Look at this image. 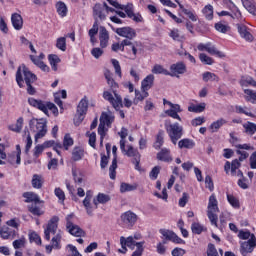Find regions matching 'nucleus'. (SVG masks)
<instances>
[{"label": "nucleus", "mask_w": 256, "mask_h": 256, "mask_svg": "<svg viewBox=\"0 0 256 256\" xmlns=\"http://www.w3.org/2000/svg\"><path fill=\"white\" fill-rule=\"evenodd\" d=\"M137 189V184L121 183L120 192L127 193L129 191H135Z\"/></svg>", "instance_id": "nucleus-43"}, {"label": "nucleus", "mask_w": 256, "mask_h": 256, "mask_svg": "<svg viewBox=\"0 0 256 256\" xmlns=\"http://www.w3.org/2000/svg\"><path fill=\"white\" fill-rule=\"evenodd\" d=\"M243 7L251 13V15H256V4L255 0H241Z\"/></svg>", "instance_id": "nucleus-28"}, {"label": "nucleus", "mask_w": 256, "mask_h": 256, "mask_svg": "<svg viewBox=\"0 0 256 256\" xmlns=\"http://www.w3.org/2000/svg\"><path fill=\"white\" fill-rule=\"evenodd\" d=\"M118 9H121V11H125L127 17H133V4H127V5H121L119 4Z\"/></svg>", "instance_id": "nucleus-47"}, {"label": "nucleus", "mask_w": 256, "mask_h": 256, "mask_svg": "<svg viewBox=\"0 0 256 256\" xmlns=\"http://www.w3.org/2000/svg\"><path fill=\"white\" fill-rule=\"evenodd\" d=\"M241 167V162L239 160L235 159L231 163V175L232 177H235L237 175V169Z\"/></svg>", "instance_id": "nucleus-55"}, {"label": "nucleus", "mask_w": 256, "mask_h": 256, "mask_svg": "<svg viewBox=\"0 0 256 256\" xmlns=\"http://www.w3.org/2000/svg\"><path fill=\"white\" fill-rule=\"evenodd\" d=\"M159 232L161 233L162 237H164L166 241H172V243H177V244H185V240L179 238V236H177V234H175L171 230L160 229Z\"/></svg>", "instance_id": "nucleus-16"}, {"label": "nucleus", "mask_w": 256, "mask_h": 256, "mask_svg": "<svg viewBox=\"0 0 256 256\" xmlns=\"http://www.w3.org/2000/svg\"><path fill=\"white\" fill-rule=\"evenodd\" d=\"M43 151H45V147L43 146V144L36 145L33 152L35 159H38V157L41 155V153H43Z\"/></svg>", "instance_id": "nucleus-60"}, {"label": "nucleus", "mask_w": 256, "mask_h": 256, "mask_svg": "<svg viewBox=\"0 0 256 256\" xmlns=\"http://www.w3.org/2000/svg\"><path fill=\"white\" fill-rule=\"evenodd\" d=\"M30 131L35 134V141L47 135V122L43 119L33 118L29 121Z\"/></svg>", "instance_id": "nucleus-2"}, {"label": "nucleus", "mask_w": 256, "mask_h": 256, "mask_svg": "<svg viewBox=\"0 0 256 256\" xmlns=\"http://www.w3.org/2000/svg\"><path fill=\"white\" fill-rule=\"evenodd\" d=\"M104 76H105V79L107 81V84L109 85V87H111L112 90H116L117 87H119V85L113 79V74L111 73V71L106 70L104 72Z\"/></svg>", "instance_id": "nucleus-29"}, {"label": "nucleus", "mask_w": 256, "mask_h": 256, "mask_svg": "<svg viewBox=\"0 0 256 256\" xmlns=\"http://www.w3.org/2000/svg\"><path fill=\"white\" fill-rule=\"evenodd\" d=\"M179 149H193L195 142L189 138H184L178 142Z\"/></svg>", "instance_id": "nucleus-30"}, {"label": "nucleus", "mask_w": 256, "mask_h": 256, "mask_svg": "<svg viewBox=\"0 0 256 256\" xmlns=\"http://www.w3.org/2000/svg\"><path fill=\"white\" fill-rule=\"evenodd\" d=\"M37 81V75H35L25 64L20 65L16 71V83L20 89L25 87V83L27 86V94L28 95H35L36 90L33 87L32 83Z\"/></svg>", "instance_id": "nucleus-1"}, {"label": "nucleus", "mask_w": 256, "mask_h": 256, "mask_svg": "<svg viewBox=\"0 0 256 256\" xmlns=\"http://www.w3.org/2000/svg\"><path fill=\"white\" fill-rule=\"evenodd\" d=\"M113 116L111 114H107L103 112L100 116V124L98 126V135H100V145H103V139L107 135V129L105 125L108 127L113 123Z\"/></svg>", "instance_id": "nucleus-5"}, {"label": "nucleus", "mask_w": 256, "mask_h": 256, "mask_svg": "<svg viewBox=\"0 0 256 256\" xmlns=\"http://www.w3.org/2000/svg\"><path fill=\"white\" fill-rule=\"evenodd\" d=\"M199 59H200L201 63H203L204 65H213V63H215V60H213V58L209 57L205 53H201L199 55Z\"/></svg>", "instance_id": "nucleus-53"}, {"label": "nucleus", "mask_w": 256, "mask_h": 256, "mask_svg": "<svg viewBox=\"0 0 256 256\" xmlns=\"http://www.w3.org/2000/svg\"><path fill=\"white\" fill-rule=\"evenodd\" d=\"M28 209L32 215H37L38 217L43 215V212L41 211V208L37 207V204H32L28 206Z\"/></svg>", "instance_id": "nucleus-59"}, {"label": "nucleus", "mask_w": 256, "mask_h": 256, "mask_svg": "<svg viewBox=\"0 0 256 256\" xmlns=\"http://www.w3.org/2000/svg\"><path fill=\"white\" fill-rule=\"evenodd\" d=\"M114 32L117 33L119 37H124L125 39H135V37H137V31L129 26L116 28Z\"/></svg>", "instance_id": "nucleus-15"}, {"label": "nucleus", "mask_w": 256, "mask_h": 256, "mask_svg": "<svg viewBox=\"0 0 256 256\" xmlns=\"http://www.w3.org/2000/svg\"><path fill=\"white\" fill-rule=\"evenodd\" d=\"M52 243L53 245H47L46 246V252L48 254L51 253V251H53V247L54 249H61V246L59 245V243H61V233L56 234L53 238H52Z\"/></svg>", "instance_id": "nucleus-26"}, {"label": "nucleus", "mask_w": 256, "mask_h": 256, "mask_svg": "<svg viewBox=\"0 0 256 256\" xmlns=\"http://www.w3.org/2000/svg\"><path fill=\"white\" fill-rule=\"evenodd\" d=\"M207 256H219V252H217V248H215V245H208Z\"/></svg>", "instance_id": "nucleus-62"}, {"label": "nucleus", "mask_w": 256, "mask_h": 256, "mask_svg": "<svg viewBox=\"0 0 256 256\" xmlns=\"http://www.w3.org/2000/svg\"><path fill=\"white\" fill-rule=\"evenodd\" d=\"M112 65L115 69L116 75H118L119 77H122L121 65L119 64V62L116 59H112Z\"/></svg>", "instance_id": "nucleus-64"}, {"label": "nucleus", "mask_w": 256, "mask_h": 256, "mask_svg": "<svg viewBox=\"0 0 256 256\" xmlns=\"http://www.w3.org/2000/svg\"><path fill=\"white\" fill-rule=\"evenodd\" d=\"M111 201V196L105 193H98V195L93 199V204L95 205V209H98L99 203L101 205H105V203H109Z\"/></svg>", "instance_id": "nucleus-22"}, {"label": "nucleus", "mask_w": 256, "mask_h": 256, "mask_svg": "<svg viewBox=\"0 0 256 256\" xmlns=\"http://www.w3.org/2000/svg\"><path fill=\"white\" fill-rule=\"evenodd\" d=\"M120 135V149L121 151H125V139L127 138L128 131L127 128H122L121 131L118 133Z\"/></svg>", "instance_id": "nucleus-48"}, {"label": "nucleus", "mask_w": 256, "mask_h": 256, "mask_svg": "<svg viewBox=\"0 0 256 256\" xmlns=\"http://www.w3.org/2000/svg\"><path fill=\"white\" fill-rule=\"evenodd\" d=\"M71 219H73V214H69L66 217V229L68 230V233L74 237H85V231L78 225L73 224Z\"/></svg>", "instance_id": "nucleus-9"}, {"label": "nucleus", "mask_w": 256, "mask_h": 256, "mask_svg": "<svg viewBox=\"0 0 256 256\" xmlns=\"http://www.w3.org/2000/svg\"><path fill=\"white\" fill-rule=\"evenodd\" d=\"M218 211L219 207L217 206V198H215V195H211L209 198L207 215L211 225H214L215 227H217V221L219 219L216 214Z\"/></svg>", "instance_id": "nucleus-6"}, {"label": "nucleus", "mask_w": 256, "mask_h": 256, "mask_svg": "<svg viewBox=\"0 0 256 256\" xmlns=\"http://www.w3.org/2000/svg\"><path fill=\"white\" fill-rule=\"evenodd\" d=\"M227 199L230 205H232V207H234L235 209H239V200L235 196L228 194Z\"/></svg>", "instance_id": "nucleus-58"}, {"label": "nucleus", "mask_w": 256, "mask_h": 256, "mask_svg": "<svg viewBox=\"0 0 256 256\" xmlns=\"http://www.w3.org/2000/svg\"><path fill=\"white\" fill-rule=\"evenodd\" d=\"M11 22L16 31H21V29H23V17H21L20 14H12Z\"/></svg>", "instance_id": "nucleus-25"}, {"label": "nucleus", "mask_w": 256, "mask_h": 256, "mask_svg": "<svg viewBox=\"0 0 256 256\" xmlns=\"http://www.w3.org/2000/svg\"><path fill=\"white\" fill-rule=\"evenodd\" d=\"M180 8L182 9V12L184 15H187V17L189 19H191L192 21H197V16H195V14L193 13V11L183 8V5L179 4Z\"/></svg>", "instance_id": "nucleus-56"}, {"label": "nucleus", "mask_w": 256, "mask_h": 256, "mask_svg": "<svg viewBox=\"0 0 256 256\" xmlns=\"http://www.w3.org/2000/svg\"><path fill=\"white\" fill-rule=\"evenodd\" d=\"M87 109H89V102L87 99L83 98L77 106V112L74 117V125L79 126L81 123H83L85 115H87Z\"/></svg>", "instance_id": "nucleus-7"}, {"label": "nucleus", "mask_w": 256, "mask_h": 256, "mask_svg": "<svg viewBox=\"0 0 256 256\" xmlns=\"http://www.w3.org/2000/svg\"><path fill=\"white\" fill-rule=\"evenodd\" d=\"M243 127H244L245 133H247V135H255V131H256L255 123L248 122V123L244 124Z\"/></svg>", "instance_id": "nucleus-52"}, {"label": "nucleus", "mask_w": 256, "mask_h": 256, "mask_svg": "<svg viewBox=\"0 0 256 256\" xmlns=\"http://www.w3.org/2000/svg\"><path fill=\"white\" fill-rule=\"evenodd\" d=\"M56 47L60 51H67V38L60 37L56 40Z\"/></svg>", "instance_id": "nucleus-49"}, {"label": "nucleus", "mask_w": 256, "mask_h": 256, "mask_svg": "<svg viewBox=\"0 0 256 256\" xmlns=\"http://www.w3.org/2000/svg\"><path fill=\"white\" fill-rule=\"evenodd\" d=\"M170 71V77L179 78L180 75H185V73H187V65L183 62H177L170 66Z\"/></svg>", "instance_id": "nucleus-13"}, {"label": "nucleus", "mask_w": 256, "mask_h": 256, "mask_svg": "<svg viewBox=\"0 0 256 256\" xmlns=\"http://www.w3.org/2000/svg\"><path fill=\"white\" fill-rule=\"evenodd\" d=\"M23 121V117L18 118L15 124L8 126V129L14 133H21V130L23 129Z\"/></svg>", "instance_id": "nucleus-32"}, {"label": "nucleus", "mask_w": 256, "mask_h": 256, "mask_svg": "<svg viewBox=\"0 0 256 256\" xmlns=\"http://www.w3.org/2000/svg\"><path fill=\"white\" fill-rule=\"evenodd\" d=\"M72 145H73V138H71V135L66 134L63 140L64 149L67 151L69 147H71Z\"/></svg>", "instance_id": "nucleus-57"}, {"label": "nucleus", "mask_w": 256, "mask_h": 256, "mask_svg": "<svg viewBox=\"0 0 256 256\" xmlns=\"http://www.w3.org/2000/svg\"><path fill=\"white\" fill-rule=\"evenodd\" d=\"M32 187L34 189H41L43 187V176L34 174L32 177Z\"/></svg>", "instance_id": "nucleus-38"}, {"label": "nucleus", "mask_w": 256, "mask_h": 256, "mask_svg": "<svg viewBox=\"0 0 256 256\" xmlns=\"http://www.w3.org/2000/svg\"><path fill=\"white\" fill-rule=\"evenodd\" d=\"M72 175H73V179L76 183H78L79 185H81V183H83V176H81V174H79L77 172V170L72 169Z\"/></svg>", "instance_id": "nucleus-63"}, {"label": "nucleus", "mask_w": 256, "mask_h": 256, "mask_svg": "<svg viewBox=\"0 0 256 256\" xmlns=\"http://www.w3.org/2000/svg\"><path fill=\"white\" fill-rule=\"evenodd\" d=\"M120 219L126 227H133L137 223L138 216L135 212L129 210L121 214Z\"/></svg>", "instance_id": "nucleus-12"}, {"label": "nucleus", "mask_w": 256, "mask_h": 256, "mask_svg": "<svg viewBox=\"0 0 256 256\" xmlns=\"http://www.w3.org/2000/svg\"><path fill=\"white\" fill-rule=\"evenodd\" d=\"M192 233H195L196 235H201L203 231H207V228L205 226L201 225L200 223L194 222L191 225Z\"/></svg>", "instance_id": "nucleus-46"}, {"label": "nucleus", "mask_w": 256, "mask_h": 256, "mask_svg": "<svg viewBox=\"0 0 256 256\" xmlns=\"http://www.w3.org/2000/svg\"><path fill=\"white\" fill-rule=\"evenodd\" d=\"M236 27L242 39H245V41H253V34H251L247 26H245L244 24H237Z\"/></svg>", "instance_id": "nucleus-21"}, {"label": "nucleus", "mask_w": 256, "mask_h": 256, "mask_svg": "<svg viewBox=\"0 0 256 256\" xmlns=\"http://www.w3.org/2000/svg\"><path fill=\"white\" fill-rule=\"evenodd\" d=\"M244 93L246 101L256 105V92L251 89H245Z\"/></svg>", "instance_id": "nucleus-39"}, {"label": "nucleus", "mask_w": 256, "mask_h": 256, "mask_svg": "<svg viewBox=\"0 0 256 256\" xmlns=\"http://www.w3.org/2000/svg\"><path fill=\"white\" fill-rule=\"evenodd\" d=\"M165 129L173 145H177V141L183 137V126L179 125V123L168 124L166 122Z\"/></svg>", "instance_id": "nucleus-4"}, {"label": "nucleus", "mask_w": 256, "mask_h": 256, "mask_svg": "<svg viewBox=\"0 0 256 256\" xmlns=\"http://www.w3.org/2000/svg\"><path fill=\"white\" fill-rule=\"evenodd\" d=\"M0 235L2 239H9V237H11V229L9 227H3L0 230Z\"/></svg>", "instance_id": "nucleus-61"}, {"label": "nucleus", "mask_w": 256, "mask_h": 256, "mask_svg": "<svg viewBox=\"0 0 256 256\" xmlns=\"http://www.w3.org/2000/svg\"><path fill=\"white\" fill-rule=\"evenodd\" d=\"M157 160L171 163V161H173V158L171 157V151L167 148H163L160 152L157 153Z\"/></svg>", "instance_id": "nucleus-24"}, {"label": "nucleus", "mask_w": 256, "mask_h": 256, "mask_svg": "<svg viewBox=\"0 0 256 256\" xmlns=\"http://www.w3.org/2000/svg\"><path fill=\"white\" fill-rule=\"evenodd\" d=\"M56 11L60 17H67V5L64 2H58L56 4Z\"/></svg>", "instance_id": "nucleus-41"}, {"label": "nucleus", "mask_w": 256, "mask_h": 256, "mask_svg": "<svg viewBox=\"0 0 256 256\" xmlns=\"http://www.w3.org/2000/svg\"><path fill=\"white\" fill-rule=\"evenodd\" d=\"M142 244L145 245V242H136L135 238H133V236H129L127 238H125L124 236L120 237V245L121 247H128L129 249H135V247L137 248V245Z\"/></svg>", "instance_id": "nucleus-18"}, {"label": "nucleus", "mask_w": 256, "mask_h": 256, "mask_svg": "<svg viewBox=\"0 0 256 256\" xmlns=\"http://www.w3.org/2000/svg\"><path fill=\"white\" fill-rule=\"evenodd\" d=\"M256 247V237L255 234L251 235V238L248 241L241 243V253L242 255H247V253H253V249Z\"/></svg>", "instance_id": "nucleus-17"}, {"label": "nucleus", "mask_w": 256, "mask_h": 256, "mask_svg": "<svg viewBox=\"0 0 256 256\" xmlns=\"http://www.w3.org/2000/svg\"><path fill=\"white\" fill-rule=\"evenodd\" d=\"M241 87H256V81L251 76H243L240 80Z\"/></svg>", "instance_id": "nucleus-33"}, {"label": "nucleus", "mask_w": 256, "mask_h": 256, "mask_svg": "<svg viewBox=\"0 0 256 256\" xmlns=\"http://www.w3.org/2000/svg\"><path fill=\"white\" fill-rule=\"evenodd\" d=\"M113 160L109 167V177L110 179H115L117 177V146L112 147Z\"/></svg>", "instance_id": "nucleus-20"}, {"label": "nucleus", "mask_w": 256, "mask_h": 256, "mask_svg": "<svg viewBox=\"0 0 256 256\" xmlns=\"http://www.w3.org/2000/svg\"><path fill=\"white\" fill-rule=\"evenodd\" d=\"M113 94H111V92L109 91H104L103 92V97L106 101H109V103H111L112 107H114V109L116 111H120V109L123 107V98H121V95L117 94V90H112Z\"/></svg>", "instance_id": "nucleus-8"}, {"label": "nucleus", "mask_w": 256, "mask_h": 256, "mask_svg": "<svg viewBox=\"0 0 256 256\" xmlns=\"http://www.w3.org/2000/svg\"><path fill=\"white\" fill-rule=\"evenodd\" d=\"M198 51H206L209 53V55H215L216 57H219L220 59H223L225 57V53L217 50V47L215 45L211 44V42H208L206 44L200 43L197 46Z\"/></svg>", "instance_id": "nucleus-10"}, {"label": "nucleus", "mask_w": 256, "mask_h": 256, "mask_svg": "<svg viewBox=\"0 0 256 256\" xmlns=\"http://www.w3.org/2000/svg\"><path fill=\"white\" fill-rule=\"evenodd\" d=\"M57 223H59V217L57 216H54L49 220L48 225L44 230V237L46 241H51V234L55 235V233H57Z\"/></svg>", "instance_id": "nucleus-11"}, {"label": "nucleus", "mask_w": 256, "mask_h": 256, "mask_svg": "<svg viewBox=\"0 0 256 256\" xmlns=\"http://www.w3.org/2000/svg\"><path fill=\"white\" fill-rule=\"evenodd\" d=\"M99 41L101 49H105L109 45V31L105 26H100L99 29Z\"/></svg>", "instance_id": "nucleus-19"}, {"label": "nucleus", "mask_w": 256, "mask_h": 256, "mask_svg": "<svg viewBox=\"0 0 256 256\" xmlns=\"http://www.w3.org/2000/svg\"><path fill=\"white\" fill-rule=\"evenodd\" d=\"M72 159L73 161H81L83 159V149L80 147H76L72 151Z\"/></svg>", "instance_id": "nucleus-50"}, {"label": "nucleus", "mask_w": 256, "mask_h": 256, "mask_svg": "<svg viewBox=\"0 0 256 256\" xmlns=\"http://www.w3.org/2000/svg\"><path fill=\"white\" fill-rule=\"evenodd\" d=\"M215 29L219 33H229V31H231V26L228 24H223L222 22H218L215 24Z\"/></svg>", "instance_id": "nucleus-45"}, {"label": "nucleus", "mask_w": 256, "mask_h": 256, "mask_svg": "<svg viewBox=\"0 0 256 256\" xmlns=\"http://www.w3.org/2000/svg\"><path fill=\"white\" fill-rule=\"evenodd\" d=\"M42 146H44V149H49L50 147H53L54 151H56L58 155H61V151H59V149H63V144L56 143L54 140L45 141Z\"/></svg>", "instance_id": "nucleus-27"}, {"label": "nucleus", "mask_w": 256, "mask_h": 256, "mask_svg": "<svg viewBox=\"0 0 256 256\" xmlns=\"http://www.w3.org/2000/svg\"><path fill=\"white\" fill-rule=\"evenodd\" d=\"M83 206L86 209L87 215L93 217V211L97 208H95L94 204H91V200H83Z\"/></svg>", "instance_id": "nucleus-44"}, {"label": "nucleus", "mask_w": 256, "mask_h": 256, "mask_svg": "<svg viewBox=\"0 0 256 256\" xmlns=\"http://www.w3.org/2000/svg\"><path fill=\"white\" fill-rule=\"evenodd\" d=\"M28 103L31 105V107L39 109V111H42V113L45 115H49V111H52V113H59V109H57V106H55L52 102L29 98Z\"/></svg>", "instance_id": "nucleus-3"}, {"label": "nucleus", "mask_w": 256, "mask_h": 256, "mask_svg": "<svg viewBox=\"0 0 256 256\" xmlns=\"http://www.w3.org/2000/svg\"><path fill=\"white\" fill-rule=\"evenodd\" d=\"M106 3L103 4H95L93 7V17L95 21L100 19V21H105L107 19V10L105 9Z\"/></svg>", "instance_id": "nucleus-14"}, {"label": "nucleus", "mask_w": 256, "mask_h": 256, "mask_svg": "<svg viewBox=\"0 0 256 256\" xmlns=\"http://www.w3.org/2000/svg\"><path fill=\"white\" fill-rule=\"evenodd\" d=\"M205 107H207V104L204 102L198 105L192 104L188 107V111L190 113H203V111H205Z\"/></svg>", "instance_id": "nucleus-37"}, {"label": "nucleus", "mask_w": 256, "mask_h": 256, "mask_svg": "<svg viewBox=\"0 0 256 256\" xmlns=\"http://www.w3.org/2000/svg\"><path fill=\"white\" fill-rule=\"evenodd\" d=\"M202 79L203 81H205V83H207L208 81H219V77H217L215 73H211V72H205L202 75Z\"/></svg>", "instance_id": "nucleus-54"}, {"label": "nucleus", "mask_w": 256, "mask_h": 256, "mask_svg": "<svg viewBox=\"0 0 256 256\" xmlns=\"http://www.w3.org/2000/svg\"><path fill=\"white\" fill-rule=\"evenodd\" d=\"M152 73L154 75H170L169 70L164 69L163 66L160 64L154 65V67L152 68Z\"/></svg>", "instance_id": "nucleus-42"}, {"label": "nucleus", "mask_w": 256, "mask_h": 256, "mask_svg": "<svg viewBox=\"0 0 256 256\" xmlns=\"http://www.w3.org/2000/svg\"><path fill=\"white\" fill-rule=\"evenodd\" d=\"M23 197L25 200V203H40L39 196L33 192H25L23 194Z\"/></svg>", "instance_id": "nucleus-31"}, {"label": "nucleus", "mask_w": 256, "mask_h": 256, "mask_svg": "<svg viewBox=\"0 0 256 256\" xmlns=\"http://www.w3.org/2000/svg\"><path fill=\"white\" fill-rule=\"evenodd\" d=\"M225 123H227V120L220 118L217 121L213 122L210 125V129H212V133H217V131H219V129H221V127H223V125H225Z\"/></svg>", "instance_id": "nucleus-40"}, {"label": "nucleus", "mask_w": 256, "mask_h": 256, "mask_svg": "<svg viewBox=\"0 0 256 256\" xmlns=\"http://www.w3.org/2000/svg\"><path fill=\"white\" fill-rule=\"evenodd\" d=\"M122 153H124V155H127V157H133V159H139V157H141L139 150L133 148V146H128V149L122 151Z\"/></svg>", "instance_id": "nucleus-36"}, {"label": "nucleus", "mask_w": 256, "mask_h": 256, "mask_svg": "<svg viewBox=\"0 0 256 256\" xmlns=\"http://www.w3.org/2000/svg\"><path fill=\"white\" fill-rule=\"evenodd\" d=\"M202 13H204L205 18L208 21H211L213 19V6L211 4L206 5L202 10Z\"/></svg>", "instance_id": "nucleus-51"}, {"label": "nucleus", "mask_w": 256, "mask_h": 256, "mask_svg": "<svg viewBox=\"0 0 256 256\" xmlns=\"http://www.w3.org/2000/svg\"><path fill=\"white\" fill-rule=\"evenodd\" d=\"M154 83H155V76L153 74H149L141 82V91H149V89L153 87Z\"/></svg>", "instance_id": "nucleus-23"}, {"label": "nucleus", "mask_w": 256, "mask_h": 256, "mask_svg": "<svg viewBox=\"0 0 256 256\" xmlns=\"http://www.w3.org/2000/svg\"><path fill=\"white\" fill-rule=\"evenodd\" d=\"M48 61L52 67V71H57V69H58L57 65H59V63H61V59L59 58V56H57L55 54H50L48 56Z\"/></svg>", "instance_id": "nucleus-35"}, {"label": "nucleus", "mask_w": 256, "mask_h": 256, "mask_svg": "<svg viewBox=\"0 0 256 256\" xmlns=\"http://www.w3.org/2000/svg\"><path fill=\"white\" fill-rule=\"evenodd\" d=\"M164 137H165V131L159 130V132L156 136V141L154 143V149L159 150V149H161V147H163Z\"/></svg>", "instance_id": "nucleus-34"}]
</instances>
